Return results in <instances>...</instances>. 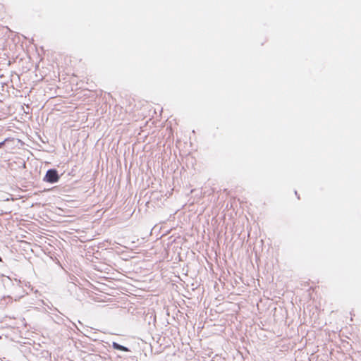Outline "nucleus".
Returning a JSON list of instances; mask_svg holds the SVG:
<instances>
[{
	"label": "nucleus",
	"instance_id": "1",
	"mask_svg": "<svg viewBox=\"0 0 361 361\" xmlns=\"http://www.w3.org/2000/svg\"><path fill=\"white\" fill-rule=\"evenodd\" d=\"M59 179V176L58 175L57 171L55 169H49L47 171V173L44 177V180L54 183H56Z\"/></svg>",
	"mask_w": 361,
	"mask_h": 361
},
{
	"label": "nucleus",
	"instance_id": "2",
	"mask_svg": "<svg viewBox=\"0 0 361 361\" xmlns=\"http://www.w3.org/2000/svg\"><path fill=\"white\" fill-rule=\"evenodd\" d=\"M112 346L114 349L116 350H121V351H124V352H128L129 350L128 348L125 347V346H123L116 342H114L112 343Z\"/></svg>",
	"mask_w": 361,
	"mask_h": 361
},
{
	"label": "nucleus",
	"instance_id": "3",
	"mask_svg": "<svg viewBox=\"0 0 361 361\" xmlns=\"http://www.w3.org/2000/svg\"><path fill=\"white\" fill-rule=\"evenodd\" d=\"M4 145V142H0V148Z\"/></svg>",
	"mask_w": 361,
	"mask_h": 361
},
{
	"label": "nucleus",
	"instance_id": "4",
	"mask_svg": "<svg viewBox=\"0 0 361 361\" xmlns=\"http://www.w3.org/2000/svg\"><path fill=\"white\" fill-rule=\"evenodd\" d=\"M0 262H2V259H1V257H0Z\"/></svg>",
	"mask_w": 361,
	"mask_h": 361
}]
</instances>
